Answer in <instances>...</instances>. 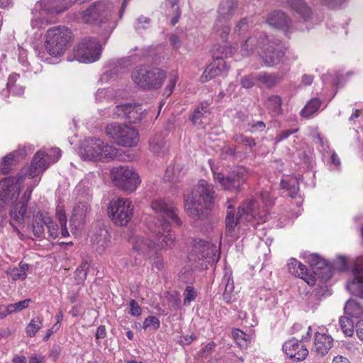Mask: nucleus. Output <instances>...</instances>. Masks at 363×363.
I'll return each mask as SVG.
<instances>
[{
  "label": "nucleus",
  "instance_id": "nucleus-37",
  "mask_svg": "<svg viewBox=\"0 0 363 363\" xmlns=\"http://www.w3.org/2000/svg\"><path fill=\"white\" fill-rule=\"evenodd\" d=\"M265 104L272 116H278L281 113V99L279 96H269Z\"/></svg>",
  "mask_w": 363,
  "mask_h": 363
},
{
  "label": "nucleus",
  "instance_id": "nucleus-2",
  "mask_svg": "<svg viewBox=\"0 0 363 363\" xmlns=\"http://www.w3.org/2000/svg\"><path fill=\"white\" fill-rule=\"evenodd\" d=\"M239 53L242 57L257 54L266 66L272 67L281 61L285 51L282 46L270 42L265 33L251 28L250 35L241 43Z\"/></svg>",
  "mask_w": 363,
  "mask_h": 363
},
{
  "label": "nucleus",
  "instance_id": "nucleus-63",
  "mask_svg": "<svg viewBox=\"0 0 363 363\" xmlns=\"http://www.w3.org/2000/svg\"><path fill=\"white\" fill-rule=\"evenodd\" d=\"M296 131H297L296 129H295V130H286L281 131L274 138V143H276V144L279 143L281 141L288 138L291 135L295 133Z\"/></svg>",
  "mask_w": 363,
  "mask_h": 363
},
{
  "label": "nucleus",
  "instance_id": "nucleus-19",
  "mask_svg": "<svg viewBox=\"0 0 363 363\" xmlns=\"http://www.w3.org/2000/svg\"><path fill=\"white\" fill-rule=\"evenodd\" d=\"M43 156H44L43 152H37L33 158L30 165L20 174L24 177L28 176L29 178H33L42 174L49 167V163Z\"/></svg>",
  "mask_w": 363,
  "mask_h": 363
},
{
  "label": "nucleus",
  "instance_id": "nucleus-48",
  "mask_svg": "<svg viewBox=\"0 0 363 363\" xmlns=\"http://www.w3.org/2000/svg\"><path fill=\"white\" fill-rule=\"evenodd\" d=\"M339 323L342 332L345 335L350 337L353 335L354 323L348 317H340Z\"/></svg>",
  "mask_w": 363,
  "mask_h": 363
},
{
  "label": "nucleus",
  "instance_id": "nucleus-26",
  "mask_svg": "<svg viewBox=\"0 0 363 363\" xmlns=\"http://www.w3.org/2000/svg\"><path fill=\"white\" fill-rule=\"evenodd\" d=\"M42 4L43 10L50 15L61 13L74 4L70 0H44Z\"/></svg>",
  "mask_w": 363,
  "mask_h": 363
},
{
  "label": "nucleus",
  "instance_id": "nucleus-40",
  "mask_svg": "<svg viewBox=\"0 0 363 363\" xmlns=\"http://www.w3.org/2000/svg\"><path fill=\"white\" fill-rule=\"evenodd\" d=\"M207 113V106L202 104L194 111L191 119L195 125H201L207 122L206 119Z\"/></svg>",
  "mask_w": 363,
  "mask_h": 363
},
{
  "label": "nucleus",
  "instance_id": "nucleus-10",
  "mask_svg": "<svg viewBox=\"0 0 363 363\" xmlns=\"http://www.w3.org/2000/svg\"><path fill=\"white\" fill-rule=\"evenodd\" d=\"M111 178L115 186L128 193L136 191L141 183L138 173L129 166L113 167L111 171Z\"/></svg>",
  "mask_w": 363,
  "mask_h": 363
},
{
  "label": "nucleus",
  "instance_id": "nucleus-59",
  "mask_svg": "<svg viewBox=\"0 0 363 363\" xmlns=\"http://www.w3.org/2000/svg\"><path fill=\"white\" fill-rule=\"evenodd\" d=\"M337 269L338 271H345L347 268L346 257L342 255L337 256L336 259L334 261L332 269Z\"/></svg>",
  "mask_w": 363,
  "mask_h": 363
},
{
  "label": "nucleus",
  "instance_id": "nucleus-23",
  "mask_svg": "<svg viewBox=\"0 0 363 363\" xmlns=\"http://www.w3.org/2000/svg\"><path fill=\"white\" fill-rule=\"evenodd\" d=\"M238 4L236 0H220L218 9V18L225 21H229L235 14Z\"/></svg>",
  "mask_w": 363,
  "mask_h": 363
},
{
  "label": "nucleus",
  "instance_id": "nucleus-4",
  "mask_svg": "<svg viewBox=\"0 0 363 363\" xmlns=\"http://www.w3.org/2000/svg\"><path fill=\"white\" fill-rule=\"evenodd\" d=\"M72 38L70 29L65 26L49 28L44 36V48H35L36 56L42 61L53 63L52 58L64 55Z\"/></svg>",
  "mask_w": 363,
  "mask_h": 363
},
{
  "label": "nucleus",
  "instance_id": "nucleus-33",
  "mask_svg": "<svg viewBox=\"0 0 363 363\" xmlns=\"http://www.w3.org/2000/svg\"><path fill=\"white\" fill-rule=\"evenodd\" d=\"M46 215L38 213L33 217V231L35 236L38 238H45L46 235Z\"/></svg>",
  "mask_w": 363,
  "mask_h": 363
},
{
  "label": "nucleus",
  "instance_id": "nucleus-27",
  "mask_svg": "<svg viewBox=\"0 0 363 363\" xmlns=\"http://www.w3.org/2000/svg\"><path fill=\"white\" fill-rule=\"evenodd\" d=\"M195 248L199 250L201 252V257L206 259L208 263H213L218 262L219 259V255H217L218 250L216 247L208 242L199 240L195 244Z\"/></svg>",
  "mask_w": 363,
  "mask_h": 363
},
{
  "label": "nucleus",
  "instance_id": "nucleus-8",
  "mask_svg": "<svg viewBox=\"0 0 363 363\" xmlns=\"http://www.w3.org/2000/svg\"><path fill=\"white\" fill-rule=\"evenodd\" d=\"M80 154L84 160L106 162L116 159L118 150L100 139L88 138L82 142Z\"/></svg>",
  "mask_w": 363,
  "mask_h": 363
},
{
  "label": "nucleus",
  "instance_id": "nucleus-61",
  "mask_svg": "<svg viewBox=\"0 0 363 363\" xmlns=\"http://www.w3.org/2000/svg\"><path fill=\"white\" fill-rule=\"evenodd\" d=\"M177 80H178L177 73L174 72H171V74L169 75V84L167 85V89H166L167 96H169L172 94L173 89L175 87V84H176Z\"/></svg>",
  "mask_w": 363,
  "mask_h": 363
},
{
  "label": "nucleus",
  "instance_id": "nucleus-24",
  "mask_svg": "<svg viewBox=\"0 0 363 363\" xmlns=\"http://www.w3.org/2000/svg\"><path fill=\"white\" fill-rule=\"evenodd\" d=\"M333 339L325 333L316 332L314 339V350L320 355H325L333 347Z\"/></svg>",
  "mask_w": 363,
  "mask_h": 363
},
{
  "label": "nucleus",
  "instance_id": "nucleus-54",
  "mask_svg": "<svg viewBox=\"0 0 363 363\" xmlns=\"http://www.w3.org/2000/svg\"><path fill=\"white\" fill-rule=\"evenodd\" d=\"M233 336L235 340L237 342L238 345L240 347H244L247 345V342L249 340V336L244 333L240 330H235L232 333Z\"/></svg>",
  "mask_w": 363,
  "mask_h": 363
},
{
  "label": "nucleus",
  "instance_id": "nucleus-62",
  "mask_svg": "<svg viewBox=\"0 0 363 363\" xmlns=\"http://www.w3.org/2000/svg\"><path fill=\"white\" fill-rule=\"evenodd\" d=\"M56 216L60 222V226L67 225V217L65 210L62 206L58 205L56 208Z\"/></svg>",
  "mask_w": 363,
  "mask_h": 363
},
{
  "label": "nucleus",
  "instance_id": "nucleus-44",
  "mask_svg": "<svg viewBox=\"0 0 363 363\" xmlns=\"http://www.w3.org/2000/svg\"><path fill=\"white\" fill-rule=\"evenodd\" d=\"M223 281L225 283V290L223 292V298L226 303H230L233 297L234 281L231 277V274H225Z\"/></svg>",
  "mask_w": 363,
  "mask_h": 363
},
{
  "label": "nucleus",
  "instance_id": "nucleus-31",
  "mask_svg": "<svg viewBox=\"0 0 363 363\" xmlns=\"http://www.w3.org/2000/svg\"><path fill=\"white\" fill-rule=\"evenodd\" d=\"M128 111L126 119L130 123H136L141 121L146 116L147 113L140 104H128Z\"/></svg>",
  "mask_w": 363,
  "mask_h": 363
},
{
  "label": "nucleus",
  "instance_id": "nucleus-55",
  "mask_svg": "<svg viewBox=\"0 0 363 363\" xmlns=\"http://www.w3.org/2000/svg\"><path fill=\"white\" fill-rule=\"evenodd\" d=\"M183 296L184 304L187 306L189 305L190 303L196 298L197 293L192 286H188L184 290Z\"/></svg>",
  "mask_w": 363,
  "mask_h": 363
},
{
  "label": "nucleus",
  "instance_id": "nucleus-32",
  "mask_svg": "<svg viewBox=\"0 0 363 363\" xmlns=\"http://www.w3.org/2000/svg\"><path fill=\"white\" fill-rule=\"evenodd\" d=\"M299 179L296 177H286L281 179V186L283 189L288 192L291 198H295L299 190Z\"/></svg>",
  "mask_w": 363,
  "mask_h": 363
},
{
  "label": "nucleus",
  "instance_id": "nucleus-57",
  "mask_svg": "<svg viewBox=\"0 0 363 363\" xmlns=\"http://www.w3.org/2000/svg\"><path fill=\"white\" fill-rule=\"evenodd\" d=\"M160 326V322L159 319L155 316H148L146 318L143 323V328L146 330L149 328H152L155 330H157Z\"/></svg>",
  "mask_w": 363,
  "mask_h": 363
},
{
  "label": "nucleus",
  "instance_id": "nucleus-60",
  "mask_svg": "<svg viewBox=\"0 0 363 363\" xmlns=\"http://www.w3.org/2000/svg\"><path fill=\"white\" fill-rule=\"evenodd\" d=\"M318 140L320 145L319 150L323 153V157H326L327 155L332 151L328 145V141L320 135L318 136Z\"/></svg>",
  "mask_w": 363,
  "mask_h": 363
},
{
  "label": "nucleus",
  "instance_id": "nucleus-35",
  "mask_svg": "<svg viewBox=\"0 0 363 363\" xmlns=\"http://www.w3.org/2000/svg\"><path fill=\"white\" fill-rule=\"evenodd\" d=\"M283 79V76L279 74H267L261 72L257 74V82L267 87L274 86Z\"/></svg>",
  "mask_w": 363,
  "mask_h": 363
},
{
  "label": "nucleus",
  "instance_id": "nucleus-9",
  "mask_svg": "<svg viewBox=\"0 0 363 363\" xmlns=\"http://www.w3.org/2000/svg\"><path fill=\"white\" fill-rule=\"evenodd\" d=\"M24 184V177L17 174L0 180V212L11 204L10 209L20 201L19 196Z\"/></svg>",
  "mask_w": 363,
  "mask_h": 363
},
{
  "label": "nucleus",
  "instance_id": "nucleus-1",
  "mask_svg": "<svg viewBox=\"0 0 363 363\" xmlns=\"http://www.w3.org/2000/svg\"><path fill=\"white\" fill-rule=\"evenodd\" d=\"M151 206L158 217L157 220L152 218L147 223L151 235H134L129 240L133 250L146 258H151L160 250L172 248L175 240L170 233L171 225H182L177 210L172 204L157 199L152 201Z\"/></svg>",
  "mask_w": 363,
  "mask_h": 363
},
{
  "label": "nucleus",
  "instance_id": "nucleus-34",
  "mask_svg": "<svg viewBox=\"0 0 363 363\" xmlns=\"http://www.w3.org/2000/svg\"><path fill=\"white\" fill-rule=\"evenodd\" d=\"M344 309L345 313L351 317L361 318L363 316V305L355 300H349Z\"/></svg>",
  "mask_w": 363,
  "mask_h": 363
},
{
  "label": "nucleus",
  "instance_id": "nucleus-29",
  "mask_svg": "<svg viewBox=\"0 0 363 363\" xmlns=\"http://www.w3.org/2000/svg\"><path fill=\"white\" fill-rule=\"evenodd\" d=\"M110 235L105 228H100L91 237L92 243L96 245V250L100 252L108 247Z\"/></svg>",
  "mask_w": 363,
  "mask_h": 363
},
{
  "label": "nucleus",
  "instance_id": "nucleus-18",
  "mask_svg": "<svg viewBox=\"0 0 363 363\" xmlns=\"http://www.w3.org/2000/svg\"><path fill=\"white\" fill-rule=\"evenodd\" d=\"M283 351L290 359L296 362L305 359L308 354L307 348L301 341L294 338L285 342Z\"/></svg>",
  "mask_w": 363,
  "mask_h": 363
},
{
  "label": "nucleus",
  "instance_id": "nucleus-46",
  "mask_svg": "<svg viewBox=\"0 0 363 363\" xmlns=\"http://www.w3.org/2000/svg\"><path fill=\"white\" fill-rule=\"evenodd\" d=\"M19 78V75L17 74H12L9 76L7 82V90L11 94L16 96H21L24 93V88L23 86H18V91H16V81Z\"/></svg>",
  "mask_w": 363,
  "mask_h": 363
},
{
  "label": "nucleus",
  "instance_id": "nucleus-58",
  "mask_svg": "<svg viewBox=\"0 0 363 363\" xmlns=\"http://www.w3.org/2000/svg\"><path fill=\"white\" fill-rule=\"evenodd\" d=\"M128 104L116 106L113 112V117L115 118H126L128 111Z\"/></svg>",
  "mask_w": 363,
  "mask_h": 363
},
{
  "label": "nucleus",
  "instance_id": "nucleus-45",
  "mask_svg": "<svg viewBox=\"0 0 363 363\" xmlns=\"http://www.w3.org/2000/svg\"><path fill=\"white\" fill-rule=\"evenodd\" d=\"M214 28L223 40L227 38L230 30L228 21L225 22L223 19L219 18H217Z\"/></svg>",
  "mask_w": 363,
  "mask_h": 363
},
{
  "label": "nucleus",
  "instance_id": "nucleus-36",
  "mask_svg": "<svg viewBox=\"0 0 363 363\" xmlns=\"http://www.w3.org/2000/svg\"><path fill=\"white\" fill-rule=\"evenodd\" d=\"M182 170V168L180 164H170L166 169L164 179L171 182L179 181L184 175V172Z\"/></svg>",
  "mask_w": 363,
  "mask_h": 363
},
{
  "label": "nucleus",
  "instance_id": "nucleus-12",
  "mask_svg": "<svg viewBox=\"0 0 363 363\" xmlns=\"http://www.w3.org/2000/svg\"><path fill=\"white\" fill-rule=\"evenodd\" d=\"M106 135L118 145L133 147L138 142L137 130L125 124L111 123L106 127Z\"/></svg>",
  "mask_w": 363,
  "mask_h": 363
},
{
  "label": "nucleus",
  "instance_id": "nucleus-51",
  "mask_svg": "<svg viewBox=\"0 0 363 363\" xmlns=\"http://www.w3.org/2000/svg\"><path fill=\"white\" fill-rule=\"evenodd\" d=\"M150 55V48H143L138 49L135 48L134 50L131 51V53L129 56L130 60L133 62L140 61L145 57H149Z\"/></svg>",
  "mask_w": 363,
  "mask_h": 363
},
{
  "label": "nucleus",
  "instance_id": "nucleus-22",
  "mask_svg": "<svg viewBox=\"0 0 363 363\" xmlns=\"http://www.w3.org/2000/svg\"><path fill=\"white\" fill-rule=\"evenodd\" d=\"M353 279L347 285V290L353 295L363 298V268L357 264L353 270Z\"/></svg>",
  "mask_w": 363,
  "mask_h": 363
},
{
  "label": "nucleus",
  "instance_id": "nucleus-52",
  "mask_svg": "<svg viewBox=\"0 0 363 363\" xmlns=\"http://www.w3.org/2000/svg\"><path fill=\"white\" fill-rule=\"evenodd\" d=\"M31 300L30 298L24 299L18 303L8 305L9 312L11 313H17L23 309L27 308Z\"/></svg>",
  "mask_w": 363,
  "mask_h": 363
},
{
  "label": "nucleus",
  "instance_id": "nucleus-39",
  "mask_svg": "<svg viewBox=\"0 0 363 363\" xmlns=\"http://www.w3.org/2000/svg\"><path fill=\"white\" fill-rule=\"evenodd\" d=\"M320 101L317 98L311 99L301 111V116L310 118L317 112L320 106Z\"/></svg>",
  "mask_w": 363,
  "mask_h": 363
},
{
  "label": "nucleus",
  "instance_id": "nucleus-7",
  "mask_svg": "<svg viewBox=\"0 0 363 363\" xmlns=\"http://www.w3.org/2000/svg\"><path fill=\"white\" fill-rule=\"evenodd\" d=\"M131 79L143 90L157 89L162 86L166 79V73L156 67L141 65L132 71Z\"/></svg>",
  "mask_w": 363,
  "mask_h": 363
},
{
  "label": "nucleus",
  "instance_id": "nucleus-11",
  "mask_svg": "<svg viewBox=\"0 0 363 363\" xmlns=\"http://www.w3.org/2000/svg\"><path fill=\"white\" fill-rule=\"evenodd\" d=\"M213 181L219 184L224 191L239 192L241 186L245 183L250 176V172L244 167H239L231 172L228 176L221 172H216L211 167Z\"/></svg>",
  "mask_w": 363,
  "mask_h": 363
},
{
  "label": "nucleus",
  "instance_id": "nucleus-16",
  "mask_svg": "<svg viewBox=\"0 0 363 363\" xmlns=\"http://www.w3.org/2000/svg\"><path fill=\"white\" fill-rule=\"evenodd\" d=\"M38 182H33L28 185L26 191L21 196L18 203H16L9 210V216L12 220L19 223L23 224L24 220L28 212V203L31 198V194Z\"/></svg>",
  "mask_w": 363,
  "mask_h": 363
},
{
  "label": "nucleus",
  "instance_id": "nucleus-47",
  "mask_svg": "<svg viewBox=\"0 0 363 363\" xmlns=\"http://www.w3.org/2000/svg\"><path fill=\"white\" fill-rule=\"evenodd\" d=\"M249 28L250 26L247 19L246 18H241L239 21L237 22L235 26L233 35L235 38L236 36H243L249 30Z\"/></svg>",
  "mask_w": 363,
  "mask_h": 363
},
{
  "label": "nucleus",
  "instance_id": "nucleus-41",
  "mask_svg": "<svg viewBox=\"0 0 363 363\" xmlns=\"http://www.w3.org/2000/svg\"><path fill=\"white\" fill-rule=\"evenodd\" d=\"M133 26L138 33L141 34L150 28L151 19L149 17L140 15L135 19Z\"/></svg>",
  "mask_w": 363,
  "mask_h": 363
},
{
  "label": "nucleus",
  "instance_id": "nucleus-64",
  "mask_svg": "<svg viewBox=\"0 0 363 363\" xmlns=\"http://www.w3.org/2000/svg\"><path fill=\"white\" fill-rule=\"evenodd\" d=\"M130 314L133 316H139L141 315L142 309L138 303L133 299L130 301Z\"/></svg>",
  "mask_w": 363,
  "mask_h": 363
},
{
  "label": "nucleus",
  "instance_id": "nucleus-14",
  "mask_svg": "<svg viewBox=\"0 0 363 363\" xmlns=\"http://www.w3.org/2000/svg\"><path fill=\"white\" fill-rule=\"evenodd\" d=\"M101 53V45L95 38L84 39L74 49V59L82 63L97 61Z\"/></svg>",
  "mask_w": 363,
  "mask_h": 363
},
{
  "label": "nucleus",
  "instance_id": "nucleus-13",
  "mask_svg": "<svg viewBox=\"0 0 363 363\" xmlns=\"http://www.w3.org/2000/svg\"><path fill=\"white\" fill-rule=\"evenodd\" d=\"M133 205L128 199L118 197L112 199L108 206V214L118 225H125L132 218Z\"/></svg>",
  "mask_w": 363,
  "mask_h": 363
},
{
  "label": "nucleus",
  "instance_id": "nucleus-42",
  "mask_svg": "<svg viewBox=\"0 0 363 363\" xmlns=\"http://www.w3.org/2000/svg\"><path fill=\"white\" fill-rule=\"evenodd\" d=\"M20 155V151L11 152L5 156L1 162V172L5 174L9 172L12 166L15 164L16 158Z\"/></svg>",
  "mask_w": 363,
  "mask_h": 363
},
{
  "label": "nucleus",
  "instance_id": "nucleus-56",
  "mask_svg": "<svg viewBox=\"0 0 363 363\" xmlns=\"http://www.w3.org/2000/svg\"><path fill=\"white\" fill-rule=\"evenodd\" d=\"M256 81H257V74H250L243 77L241 79L240 84L242 88L250 89L255 84Z\"/></svg>",
  "mask_w": 363,
  "mask_h": 363
},
{
  "label": "nucleus",
  "instance_id": "nucleus-20",
  "mask_svg": "<svg viewBox=\"0 0 363 363\" xmlns=\"http://www.w3.org/2000/svg\"><path fill=\"white\" fill-rule=\"evenodd\" d=\"M289 272L296 277L303 279L308 285L315 284V277L310 274L306 266L294 258L289 259L288 262Z\"/></svg>",
  "mask_w": 363,
  "mask_h": 363
},
{
  "label": "nucleus",
  "instance_id": "nucleus-6",
  "mask_svg": "<svg viewBox=\"0 0 363 363\" xmlns=\"http://www.w3.org/2000/svg\"><path fill=\"white\" fill-rule=\"evenodd\" d=\"M265 213L259 209L258 204L254 199H247L239 206L236 220H234V215L228 212L225 223L226 233L233 235L235 228L241 223L252 222L255 219H259L265 222Z\"/></svg>",
  "mask_w": 363,
  "mask_h": 363
},
{
  "label": "nucleus",
  "instance_id": "nucleus-49",
  "mask_svg": "<svg viewBox=\"0 0 363 363\" xmlns=\"http://www.w3.org/2000/svg\"><path fill=\"white\" fill-rule=\"evenodd\" d=\"M46 229L48 237L51 238H56L60 234V229L58 225L52 220L48 216H45Z\"/></svg>",
  "mask_w": 363,
  "mask_h": 363
},
{
  "label": "nucleus",
  "instance_id": "nucleus-28",
  "mask_svg": "<svg viewBox=\"0 0 363 363\" xmlns=\"http://www.w3.org/2000/svg\"><path fill=\"white\" fill-rule=\"evenodd\" d=\"M89 208L85 203H78L73 208L70 223L75 229L81 228L85 220Z\"/></svg>",
  "mask_w": 363,
  "mask_h": 363
},
{
  "label": "nucleus",
  "instance_id": "nucleus-15",
  "mask_svg": "<svg viewBox=\"0 0 363 363\" xmlns=\"http://www.w3.org/2000/svg\"><path fill=\"white\" fill-rule=\"evenodd\" d=\"M266 21L270 26L282 30L286 35L296 30L307 28L303 23L293 22L285 12L280 10L270 13Z\"/></svg>",
  "mask_w": 363,
  "mask_h": 363
},
{
  "label": "nucleus",
  "instance_id": "nucleus-43",
  "mask_svg": "<svg viewBox=\"0 0 363 363\" xmlns=\"http://www.w3.org/2000/svg\"><path fill=\"white\" fill-rule=\"evenodd\" d=\"M43 327V319L39 316L34 317L26 328V333L28 337H33Z\"/></svg>",
  "mask_w": 363,
  "mask_h": 363
},
{
  "label": "nucleus",
  "instance_id": "nucleus-50",
  "mask_svg": "<svg viewBox=\"0 0 363 363\" xmlns=\"http://www.w3.org/2000/svg\"><path fill=\"white\" fill-rule=\"evenodd\" d=\"M44 152V159L49 163V165L51 163H55L58 161L60 157H61V150L59 148L54 147L48 150V151L41 150Z\"/></svg>",
  "mask_w": 363,
  "mask_h": 363
},
{
  "label": "nucleus",
  "instance_id": "nucleus-5",
  "mask_svg": "<svg viewBox=\"0 0 363 363\" xmlns=\"http://www.w3.org/2000/svg\"><path fill=\"white\" fill-rule=\"evenodd\" d=\"M215 198L216 192L213 184L201 179L192 192L191 196L185 199L184 210L189 216L200 218L203 213V208H210Z\"/></svg>",
  "mask_w": 363,
  "mask_h": 363
},
{
  "label": "nucleus",
  "instance_id": "nucleus-3",
  "mask_svg": "<svg viewBox=\"0 0 363 363\" xmlns=\"http://www.w3.org/2000/svg\"><path fill=\"white\" fill-rule=\"evenodd\" d=\"M127 6V0H124L120 10L116 13L114 4L108 0H99L89 5L80 13L79 19L87 24H97L104 28L106 33H111L122 18Z\"/></svg>",
  "mask_w": 363,
  "mask_h": 363
},
{
  "label": "nucleus",
  "instance_id": "nucleus-25",
  "mask_svg": "<svg viewBox=\"0 0 363 363\" xmlns=\"http://www.w3.org/2000/svg\"><path fill=\"white\" fill-rule=\"evenodd\" d=\"M286 4L293 11L300 16L303 22L311 19V9L304 0H287Z\"/></svg>",
  "mask_w": 363,
  "mask_h": 363
},
{
  "label": "nucleus",
  "instance_id": "nucleus-30",
  "mask_svg": "<svg viewBox=\"0 0 363 363\" xmlns=\"http://www.w3.org/2000/svg\"><path fill=\"white\" fill-rule=\"evenodd\" d=\"M149 149L154 154H164L168 150V145L162 134H156L149 142Z\"/></svg>",
  "mask_w": 363,
  "mask_h": 363
},
{
  "label": "nucleus",
  "instance_id": "nucleus-53",
  "mask_svg": "<svg viewBox=\"0 0 363 363\" xmlns=\"http://www.w3.org/2000/svg\"><path fill=\"white\" fill-rule=\"evenodd\" d=\"M235 48L228 45H220L218 48V59H223V57H228L233 55L235 52Z\"/></svg>",
  "mask_w": 363,
  "mask_h": 363
},
{
  "label": "nucleus",
  "instance_id": "nucleus-38",
  "mask_svg": "<svg viewBox=\"0 0 363 363\" xmlns=\"http://www.w3.org/2000/svg\"><path fill=\"white\" fill-rule=\"evenodd\" d=\"M29 266L26 263H20L19 267H13L7 271L13 281L24 280L26 277V272L28 270Z\"/></svg>",
  "mask_w": 363,
  "mask_h": 363
},
{
  "label": "nucleus",
  "instance_id": "nucleus-21",
  "mask_svg": "<svg viewBox=\"0 0 363 363\" xmlns=\"http://www.w3.org/2000/svg\"><path fill=\"white\" fill-rule=\"evenodd\" d=\"M228 67L223 59H216L206 67L201 77L202 82H207L217 76L224 75Z\"/></svg>",
  "mask_w": 363,
  "mask_h": 363
},
{
  "label": "nucleus",
  "instance_id": "nucleus-17",
  "mask_svg": "<svg viewBox=\"0 0 363 363\" xmlns=\"http://www.w3.org/2000/svg\"><path fill=\"white\" fill-rule=\"evenodd\" d=\"M307 262L313 269V275L316 277L328 280L333 275L332 266H330L325 259L320 257L316 254H311L306 257Z\"/></svg>",
  "mask_w": 363,
  "mask_h": 363
}]
</instances>
